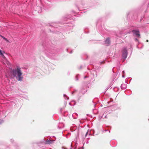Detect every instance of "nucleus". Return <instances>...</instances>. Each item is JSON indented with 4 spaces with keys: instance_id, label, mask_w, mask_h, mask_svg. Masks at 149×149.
Returning <instances> with one entry per match:
<instances>
[{
    "instance_id": "423d86ee",
    "label": "nucleus",
    "mask_w": 149,
    "mask_h": 149,
    "mask_svg": "<svg viewBox=\"0 0 149 149\" xmlns=\"http://www.w3.org/2000/svg\"><path fill=\"white\" fill-rule=\"evenodd\" d=\"M1 55L2 56V57L3 58H5V56L3 54H1Z\"/></svg>"
},
{
    "instance_id": "7ed1b4c3",
    "label": "nucleus",
    "mask_w": 149,
    "mask_h": 149,
    "mask_svg": "<svg viewBox=\"0 0 149 149\" xmlns=\"http://www.w3.org/2000/svg\"><path fill=\"white\" fill-rule=\"evenodd\" d=\"M133 32L135 34L136 36L138 37H140V34H139V32L138 31L133 30Z\"/></svg>"
},
{
    "instance_id": "f03ea898",
    "label": "nucleus",
    "mask_w": 149,
    "mask_h": 149,
    "mask_svg": "<svg viewBox=\"0 0 149 149\" xmlns=\"http://www.w3.org/2000/svg\"><path fill=\"white\" fill-rule=\"evenodd\" d=\"M122 58L124 59H125L127 57V52L126 48L123 49L122 51Z\"/></svg>"
},
{
    "instance_id": "39448f33",
    "label": "nucleus",
    "mask_w": 149,
    "mask_h": 149,
    "mask_svg": "<svg viewBox=\"0 0 149 149\" xmlns=\"http://www.w3.org/2000/svg\"><path fill=\"white\" fill-rule=\"evenodd\" d=\"M110 43V40L109 38H107L105 41V43L106 44H109Z\"/></svg>"
},
{
    "instance_id": "0eeeda50",
    "label": "nucleus",
    "mask_w": 149,
    "mask_h": 149,
    "mask_svg": "<svg viewBox=\"0 0 149 149\" xmlns=\"http://www.w3.org/2000/svg\"><path fill=\"white\" fill-rule=\"evenodd\" d=\"M3 122V120L1 119H0V124H1Z\"/></svg>"
},
{
    "instance_id": "9b49d317",
    "label": "nucleus",
    "mask_w": 149,
    "mask_h": 149,
    "mask_svg": "<svg viewBox=\"0 0 149 149\" xmlns=\"http://www.w3.org/2000/svg\"><path fill=\"white\" fill-rule=\"evenodd\" d=\"M146 42H148V40H146Z\"/></svg>"
},
{
    "instance_id": "f257e3e1",
    "label": "nucleus",
    "mask_w": 149,
    "mask_h": 149,
    "mask_svg": "<svg viewBox=\"0 0 149 149\" xmlns=\"http://www.w3.org/2000/svg\"><path fill=\"white\" fill-rule=\"evenodd\" d=\"M12 74L14 77L16 78L17 80L19 81H22L23 78L22 75L23 73L19 67L17 66L16 69L13 70Z\"/></svg>"
},
{
    "instance_id": "1a4fd4ad",
    "label": "nucleus",
    "mask_w": 149,
    "mask_h": 149,
    "mask_svg": "<svg viewBox=\"0 0 149 149\" xmlns=\"http://www.w3.org/2000/svg\"><path fill=\"white\" fill-rule=\"evenodd\" d=\"M88 131H87L86 132L85 136H87V134H88Z\"/></svg>"
},
{
    "instance_id": "20e7f679",
    "label": "nucleus",
    "mask_w": 149,
    "mask_h": 149,
    "mask_svg": "<svg viewBox=\"0 0 149 149\" xmlns=\"http://www.w3.org/2000/svg\"><path fill=\"white\" fill-rule=\"evenodd\" d=\"M54 141V140H51L50 139H47L46 141V143L49 144H52Z\"/></svg>"
},
{
    "instance_id": "9d476101",
    "label": "nucleus",
    "mask_w": 149,
    "mask_h": 149,
    "mask_svg": "<svg viewBox=\"0 0 149 149\" xmlns=\"http://www.w3.org/2000/svg\"><path fill=\"white\" fill-rule=\"evenodd\" d=\"M97 148V146H95L94 147V149H95Z\"/></svg>"
},
{
    "instance_id": "6e6552de",
    "label": "nucleus",
    "mask_w": 149,
    "mask_h": 149,
    "mask_svg": "<svg viewBox=\"0 0 149 149\" xmlns=\"http://www.w3.org/2000/svg\"><path fill=\"white\" fill-rule=\"evenodd\" d=\"M3 54L1 52V51L0 49V55H1Z\"/></svg>"
}]
</instances>
